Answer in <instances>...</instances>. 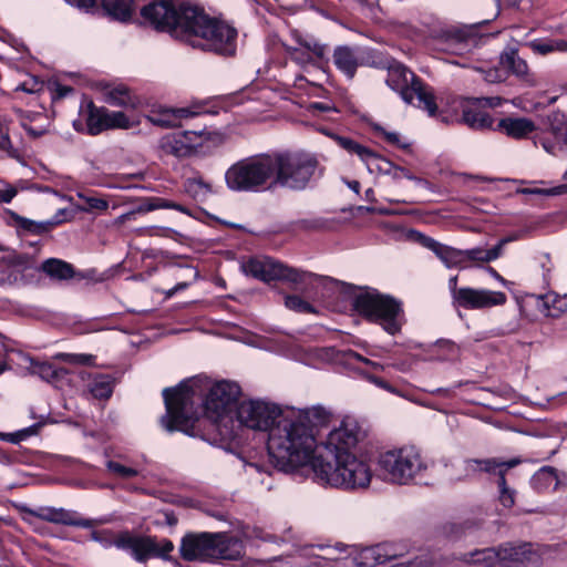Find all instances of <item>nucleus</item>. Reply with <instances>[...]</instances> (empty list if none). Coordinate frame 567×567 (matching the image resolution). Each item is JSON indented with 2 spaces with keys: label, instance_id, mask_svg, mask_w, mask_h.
<instances>
[{
  "label": "nucleus",
  "instance_id": "1",
  "mask_svg": "<svg viewBox=\"0 0 567 567\" xmlns=\"http://www.w3.org/2000/svg\"><path fill=\"white\" fill-rule=\"evenodd\" d=\"M240 388L230 381H218L208 386L200 380L181 382L163 390L166 413L161 423L168 432L181 431L206 440L203 431L206 420L215 426L224 420L236 419Z\"/></svg>",
  "mask_w": 567,
  "mask_h": 567
},
{
  "label": "nucleus",
  "instance_id": "2",
  "mask_svg": "<svg viewBox=\"0 0 567 567\" xmlns=\"http://www.w3.org/2000/svg\"><path fill=\"white\" fill-rule=\"evenodd\" d=\"M143 23L204 51L231 56L236 52L237 30L210 17L185 0H153L141 9Z\"/></svg>",
  "mask_w": 567,
  "mask_h": 567
},
{
  "label": "nucleus",
  "instance_id": "3",
  "mask_svg": "<svg viewBox=\"0 0 567 567\" xmlns=\"http://www.w3.org/2000/svg\"><path fill=\"white\" fill-rule=\"evenodd\" d=\"M360 435L361 429L353 420L343 421L328 434L308 463L319 483L344 491L365 489L370 485V465L352 452Z\"/></svg>",
  "mask_w": 567,
  "mask_h": 567
},
{
  "label": "nucleus",
  "instance_id": "4",
  "mask_svg": "<svg viewBox=\"0 0 567 567\" xmlns=\"http://www.w3.org/2000/svg\"><path fill=\"white\" fill-rule=\"evenodd\" d=\"M331 416L324 408L312 406L280 420L267 442L274 466L288 473L308 465L321 447L317 444L318 431L329 425Z\"/></svg>",
  "mask_w": 567,
  "mask_h": 567
},
{
  "label": "nucleus",
  "instance_id": "5",
  "mask_svg": "<svg viewBox=\"0 0 567 567\" xmlns=\"http://www.w3.org/2000/svg\"><path fill=\"white\" fill-rule=\"evenodd\" d=\"M269 156L274 188L303 190L310 185L319 168L317 156L303 151H276L269 153Z\"/></svg>",
  "mask_w": 567,
  "mask_h": 567
},
{
  "label": "nucleus",
  "instance_id": "6",
  "mask_svg": "<svg viewBox=\"0 0 567 567\" xmlns=\"http://www.w3.org/2000/svg\"><path fill=\"white\" fill-rule=\"evenodd\" d=\"M243 544L239 539L223 533L186 534L179 547L184 560H236L241 557Z\"/></svg>",
  "mask_w": 567,
  "mask_h": 567
},
{
  "label": "nucleus",
  "instance_id": "7",
  "mask_svg": "<svg viewBox=\"0 0 567 567\" xmlns=\"http://www.w3.org/2000/svg\"><path fill=\"white\" fill-rule=\"evenodd\" d=\"M269 153L243 158L225 173L227 187L233 192L257 193L274 188Z\"/></svg>",
  "mask_w": 567,
  "mask_h": 567
},
{
  "label": "nucleus",
  "instance_id": "8",
  "mask_svg": "<svg viewBox=\"0 0 567 567\" xmlns=\"http://www.w3.org/2000/svg\"><path fill=\"white\" fill-rule=\"evenodd\" d=\"M352 308L365 320L382 324L390 334H395L401 329L398 322V316L402 311L401 303L390 296L377 290L360 292L353 297Z\"/></svg>",
  "mask_w": 567,
  "mask_h": 567
},
{
  "label": "nucleus",
  "instance_id": "9",
  "mask_svg": "<svg viewBox=\"0 0 567 567\" xmlns=\"http://www.w3.org/2000/svg\"><path fill=\"white\" fill-rule=\"evenodd\" d=\"M385 82L390 89L400 94L405 103L412 104L414 99H416V105L419 107L425 110L431 116L435 115L437 105L434 94L423 81L405 65L399 62L391 63L388 68Z\"/></svg>",
  "mask_w": 567,
  "mask_h": 567
},
{
  "label": "nucleus",
  "instance_id": "10",
  "mask_svg": "<svg viewBox=\"0 0 567 567\" xmlns=\"http://www.w3.org/2000/svg\"><path fill=\"white\" fill-rule=\"evenodd\" d=\"M539 559L537 551L527 543L519 545L507 543L470 554V561L478 567H536Z\"/></svg>",
  "mask_w": 567,
  "mask_h": 567
},
{
  "label": "nucleus",
  "instance_id": "11",
  "mask_svg": "<svg viewBox=\"0 0 567 567\" xmlns=\"http://www.w3.org/2000/svg\"><path fill=\"white\" fill-rule=\"evenodd\" d=\"M241 269L245 275L264 282L285 280L298 286L322 279L321 276L288 267L269 257L249 258L241 264Z\"/></svg>",
  "mask_w": 567,
  "mask_h": 567
},
{
  "label": "nucleus",
  "instance_id": "12",
  "mask_svg": "<svg viewBox=\"0 0 567 567\" xmlns=\"http://www.w3.org/2000/svg\"><path fill=\"white\" fill-rule=\"evenodd\" d=\"M385 477L398 484H406L425 468L420 452L414 446L388 451L380 457Z\"/></svg>",
  "mask_w": 567,
  "mask_h": 567
},
{
  "label": "nucleus",
  "instance_id": "13",
  "mask_svg": "<svg viewBox=\"0 0 567 567\" xmlns=\"http://www.w3.org/2000/svg\"><path fill=\"white\" fill-rule=\"evenodd\" d=\"M334 141L341 148L350 154H355L367 165H374L379 172L391 176L394 181L405 177L410 181H414L416 184L425 188H431V183L429 181L414 176L409 169L393 164L350 137L337 135Z\"/></svg>",
  "mask_w": 567,
  "mask_h": 567
},
{
  "label": "nucleus",
  "instance_id": "14",
  "mask_svg": "<svg viewBox=\"0 0 567 567\" xmlns=\"http://www.w3.org/2000/svg\"><path fill=\"white\" fill-rule=\"evenodd\" d=\"M282 416L281 410L274 403L260 400H249L239 403L236 410V420L248 429L271 432Z\"/></svg>",
  "mask_w": 567,
  "mask_h": 567
},
{
  "label": "nucleus",
  "instance_id": "15",
  "mask_svg": "<svg viewBox=\"0 0 567 567\" xmlns=\"http://www.w3.org/2000/svg\"><path fill=\"white\" fill-rule=\"evenodd\" d=\"M522 460L519 457H513L508 461H501L496 457L491 458H468L464 462V471L466 476L472 477L481 473H487L489 475L497 476L498 489L507 487L506 473L519 465Z\"/></svg>",
  "mask_w": 567,
  "mask_h": 567
},
{
  "label": "nucleus",
  "instance_id": "16",
  "mask_svg": "<svg viewBox=\"0 0 567 567\" xmlns=\"http://www.w3.org/2000/svg\"><path fill=\"white\" fill-rule=\"evenodd\" d=\"M493 99H465L461 103V123L472 130L484 131L493 128L494 120L485 110L486 106H495Z\"/></svg>",
  "mask_w": 567,
  "mask_h": 567
},
{
  "label": "nucleus",
  "instance_id": "17",
  "mask_svg": "<svg viewBox=\"0 0 567 567\" xmlns=\"http://www.w3.org/2000/svg\"><path fill=\"white\" fill-rule=\"evenodd\" d=\"M506 300V295L502 291L463 287L456 292L454 306L464 309H485L502 306Z\"/></svg>",
  "mask_w": 567,
  "mask_h": 567
},
{
  "label": "nucleus",
  "instance_id": "18",
  "mask_svg": "<svg viewBox=\"0 0 567 567\" xmlns=\"http://www.w3.org/2000/svg\"><path fill=\"white\" fill-rule=\"evenodd\" d=\"M113 544L118 549L131 551L137 561H145L157 551V544L154 538L132 535L130 532L120 533L113 539Z\"/></svg>",
  "mask_w": 567,
  "mask_h": 567
},
{
  "label": "nucleus",
  "instance_id": "19",
  "mask_svg": "<svg viewBox=\"0 0 567 567\" xmlns=\"http://www.w3.org/2000/svg\"><path fill=\"white\" fill-rule=\"evenodd\" d=\"M40 270L56 281L92 279L95 272L94 270H89L86 272L76 271L72 264L59 258L45 259L41 264Z\"/></svg>",
  "mask_w": 567,
  "mask_h": 567
},
{
  "label": "nucleus",
  "instance_id": "20",
  "mask_svg": "<svg viewBox=\"0 0 567 567\" xmlns=\"http://www.w3.org/2000/svg\"><path fill=\"white\" fill-rule=\"evenodd\" d=\"M196 136L197 133L190 131L166 134L159 141V148L166 155L187 157L195 150L196 145L193 137Z\"/></svg>",
  "mask_w": 567,
  "mask_h": 567
},
{
  "label": "nucleus",
  "instance_id": "21",
  "mask_svg": "<svg viewBox=\"0 0 567 567\" xmlns=\"http://www.w3.org/2000/svg\"><path fill=\"white\" fill-rule=\"evenodd\" d=\"M336 68L348 79H353L359 66L363 64L359 48L338 45L332 54Z\"/></svg>",
  "mask_w": 567,
  "mask_h": 567
},
{
  "label": "nucleus",
  "instance_id": "22",
  "mask_svg": "<svg viewBox=\"0 0 567 567\" xmlns=\"http://www.w3.org/2000/svg\"><path fill=\"white\" fill-rule=\"evenodd\" d=\"M494 130L503 132L509 137L520 140L533 133L536 130V125L526 117H504Z\"/></svg>",
  "mask_w": 567,
  "mask_h": 567
},
{
  "label": "nucleus",
  "instance_id": "23",
  "mask_svg": "<svg viewBox=\"0 0 567 567\" xmlns=\"http://www.w3.org/2000/svg\"><path fill=\"white\" fill-rule=\"evenodd\" d=\"M557 470L551 466H544L538 470L530 480V485L537 493L555 492L560 487Z\"/></svg>",
  "mask_w": 567,
  "mask_h": 567
},
{
  "label": "nucleus",
  "instance_id": "24",
  "mask_svg": "<svg viewBox=\"0 0 567 567\" xmlns=\"http://www.w3.org/2000/svg\"><path fill=\"white\" fill-rule=\"evenodd\" d=\"M410 550L405 542L380 544L369 551L375 560V564L382 565L392 559H396L406 555Z\"/></svg>",
  "mask_w": 567,
  "mask_h": 567
},
{
  "label": "nucleus",
  "instance_id": "25",
  "mask_svg": "<svg viewBox=\"0 0 567 567\" xmlns=\"http://www.w3.org/2000/svg\"><path fill=\"white\" fill-rule=\"evenodd\" d=\"M105 16L120 22H127L134 12V0H101Z\"/></svg>",
  "mask_w": 567,
  "mask_h": 567
},
{
  "label": "nucleus",
  "instance_id": "26",
  "mask_svg": "<svg viewBox=\"0 0 567 567\" xmlns=\"http://www.w3.org/2000/svg\"><path fill=\"white\" fill-rule=\"evenodd\" d=\"M156 209H174L188 216L192 215L190 210L186 206L163 197H146L132 210L134 212V215H136Z\"/></svg>",
  "mask_w": 567,
  "mask_h": 567
},
{
  "label": "nucleus",
  "instance_id": "27",
  "mask_svg": "<svg viewBox=\"0 0 567 567\" xmlns=\"http://www.w3.org/2000/svg\"><path fill=\"white\" fill-rule=\"evenodd\" d=\"M499 64L515 76L525 81L529 80V68L526 61L518 55L517 50L504 51L499 56Z\"/></svg>",
  "mask_w": 567,
  "mask_h": 567
},
{
  "label": "nucleus",
  "instance_id": "28",
  "mask_svg": "<svg viewBox=\"0 0 567 567\" xmlns=\"http://www.w3.org/2000/svg\"><path fill=\"white\" fill-rule=\"evenodd\" d=\"M537 309L546 317L558 318L567 311V302L558 295L548 292L538 297Z\"/></svg>",
  "mask_w": 567,
  "mask_h": 567
},
{
  "label": "nucleus",
  "instance_id": "29",
  "mask_svg": "<svg viewBox=\"0 0 567 567\" xmlns=\"http://www.w3.org/2000/svg\"><path fill=\"white\" fill-rule=\"evenodd\" d=\"M183 188L197 203L206 202L213 193L212 185L205 182L200 175L186 178L183 183Z\"/></svg>",
  "mask_w": 567,
  "mask_h": 567
},
{
  "label": "nucleus",
  "instance_id": "30",
  "mask_svg": "<svg viewBox=\"0 0 567 567\" xmlns=\"http://www.w3.org/2000/svg\"><path fill=\"white\" fill-rule=\"evenodd\" d=\"M100 522L96 519L84 518L75 511H69L65 508H56L53 524H60L65 526H74L82 528H92Z\"/></svg>",
  "mask_w": 567,
  "mask_h": 567
},
{
  "label": "nucleus",
  "instance_id": "31",
  "mask_svg": "<svg viewBox=\"0 0 567 567\" xmlns=\"http://www.w3.org/2000/svg\"><path fill=\"white\" fill-rule=\"evenodd\" d=\"M107 109L97 107L93 102L87 104L86 128L90 135H97L106 131Z\"/></svg>",
  "mask_w": 567,
  "mask_h": 567
},
{
  "label": "nucleus",
  "instance_id": "32",
  "mask_svg": "<svg viewBox=\"0 0 567 567\" xmlns=\"http://www.w3.org/2000/svg\"><path fill=\"white\" fill-rule=\"evenodd\" d=\"M114 381L107 374H95L87 383V391L100 400L109 399L113 393Z\"/></svg>",
  "mask_w": 567,
  "mask_h": 567
},
{
  "label": "nucleus",
  "instance_id": "33",
  "mask_svg": "<svg viewBox=\"0 0 567 567\" xmlns=\"http://www.w3.org/2000/svg\"><path fill=\"white\" fill-rule=\"evenodd\" d=\"M533 52L547 55L553 52H566L567 51V41L564 39H536L526 44Z\"/></svg>",
  "mask_w": 567,
  "mask_h": 567
},
{
  "label": "nucleus",
  "instance_id": "34",
  "mask_svg": "<svg viewBox=\"0 0 567 567\" xmlns=\"http://www.w3.org/2000/svg\"><path fill=\"white\" fill-rule=\"evenodd\" d=\"M105 101L113 106L135 107L136 100L133 97L127 87L120 85L107 91Z\"/></svg>",
  "mask_w": 567,
  "mask_h": 567
},
{
  "label": "nucleus",
  "instance_id": "35",
  "mask_svg": "<svg viewBox=\"0 0 567 567\" xmlns=\"http://www.w3.org/2000/svg\"><path fill=\"white\" fill-rule=\"evenodd\" d=\"M440 260L447 267V268H466L468 265H464V255L463 250L456 249L451 246H446L443 244L440 251H437L436 255Z\"/></svg>",
  "mask_w": 567,
  "mask_h": 567
},
{
  "label": "nucleus",
  "instance_id": "36",
  "mask_svg": "<svg viewBox=\"0 0 567 567\" xmlns=\"http://www.w3.org/2000/svg\"><path fill=\"white\" fill-rule=\"evenodd\" d=\"M489 21H491V19H486V20H483L482 22H478L475 24L465 25L463 28L455 29V30L451 31V33H450L451 40L455 41L456 43H461V44L463 43L465 45H472V44L474 45L477 43V38H476L477 28L481 24L487 23Z\"/></svg>",
  "mask_w": 567,
  "mask_h": 567
},
{
  "label": "nucleus",
  "instance_id": "37",
  "mask_svg": "<svg viewBox=\"0 0 567 567\" xmlns=\"http://www.w3.org/2000/svg\"><path fill=\"white\" fill-rule=\"evenodd\" d=\"M17 221L20 228L32 235L49 233L60 223L59 220L34 221L24 217H18Z\"/></svg>",
  "mask_w": 567,
  "mask_h": 567
},
{
  "label": "nucleus",
  "instance_id": "38",
  "mask_svg": "<svg viewBox=\"0 0 567 567\" xmlns=\"http://www.w3.org/2000/svg\"><path fill=\"white\" fill-rule=\"evenodd\" d=\"M197 113L192 111L188 107H179L174 110H168L163 113V118H153V122L156 124H161L164 126H176L178 125L177 121L181 118H187L195 116Z\"/></svg>",
  "mask_w": 567,
  "mask_h": 567
},
{
  "label": "nucleus",
  "instance_id": "39",
  "mask_svg": "<svg viewBox=\"0 0 567 567\" xmlns=\"http://www.w3.org/2000/svg\"><path fill=\"white\" fill-rule=\"evenodd\" d=\"M32 373L39 375L41 379L45 381H53L59 379L61 373L64 372L63 369H58L53 364L49 362H38L32 364Z\"/></svg>",
  "mask_w": 567,
  "mask_h": 567
},
{
  "label": "nucleus",
  "instance_id": "40",
  "mask_svg": "<svg viewBox=\"0 0 567 567\" xmlns=\"http://www.w3.org/2000/svg\"><path fill=\"white\" fill-rule=\"evenodd\" d=\"M285 306L292 311L299 312V313H317L316 308L302 299L299 296L292 295V296H286L285 297Z\"/></svg>",
  "mask_w": 567,
  "mask_h": 567
},
{
  "label": "nucleus",
  "instance_id": "41",
  "mask_svg": "<svg viewBox=\"0 0 567 567\" xmlns=\"http://www.w3.org/2000/svg\"><path fill=\"white\" fill-rule=\"evenodd\" d=\"M132 122L128 120V117L123 112H113L107 110V116H106V130H114V128H130L132 127Z\"/></svg>",
  "mask_w": 567,
  "mask_h": 567
},
{
  "label": "nucleus",
  "instance_id": "42",
  "mask_svg": "<svg viewBox=\"0 0 567 567\" xmlns=\"http://www.w3.org/2000/svg\"><path fill=\"white\" fill-rule=\"evenodd\" d=\"M106 468L110 473H112L114 476L118 478L126 480L138 475L137 470L130 466H125L116 461H109L106 463Z\"/></svg>",
  "mask_w": 567,
  "mask_h": 567
},
{
  "label": "nucleus",
  "instance_id": "43",
  "mask_svg": "<svg viewBox=\"0 0 567 567\" xmlns=\"http://www.w3.org/2000/svg\"><path fill=\"white\" fill-rule=\"evenodd\" d=\"M298 42L302 48L307 49L311 55H315L320 62H328V58H327L328 45L327 44H322L319 42L311 43V42H308V41H305L301 39H298Z\"/></svg>",
  "mask_w": 567,
  "mask_h": 567
},
{
  "label": "nucleus",
  "instance_id": "44",
  "mask_svg": "<svg viewBox=\"0 0 567 567\" xmlns=\"http://www.w3.org/2000/svg\"><path fill=\"white\" fill-rule=\"evenodd\" d=\"M287 53L289 54L291 61L296 62L299 65H308L313 64V56L308 52L307 49L287 47Z\"/></svg>",
  "mask_w": 567,
  "mask_h": 567
},
{
  "label": "nucleus",
  "instance_id": "45",
  "mask_svg": "<svg viewBox=\"0 0 567 567\" xmlns=\"http://www.w3.org/2000/svg\"><path fill=\"white\" fill-rule=\"evenodd\" d=\"M55 358L68 363L80 365H91L94 363L95 360L94 355L84 353H58Z\"/></svg>",
  "mask_w": 567,
  "mask_h": 567
},
{
  "label": "nucleus",
  "instance_id": "46",
  "mask_svg": "<svg viewBox=\"0 0 567 567\" xmlns=\"http://www.w3.org/2000/svg\"><path fill=\"white\" fill-rule=\"evenodd\" d=\"M464 255V265H467L468 261L476 262H488L487 251L482 247H474L471 249L463 250Z\"/></svg>",
  "mask_w": 567,
  "mask_h": 567
},
{
  "label": "nucleus",
  "instance_id": "47",
  "mask_svg": "<svg viewBox=\"0 0 567 567\" xmlns=\"http://www.w3.org/2000/svg\"><path fill=\"white\" fill-rule=\"evenodd\" d=\"M43 83L41 81H39L35 76H29L25 81L16 86V91L33 94L41 91Z\"/></svg>",
  "mask_w": 567,
  "mask_h": 567
},
{
  "label": "nucleus",
  "instance_id": "48",
  "mask_svg": "<svg viewBox=\"0 0 567 567\" xmlns=\"http://www.w3.org/2000/svg\"><path fill=\"white\" fill-rule=\"evenodd\" d=\"M85 206L83 210L92 212V210H106L109 208V202L99 197L83 196Z\"/></svg>",
  "mask_w": 567,
  "mask_h": 567
},
{
  "label": "nucleus",
  "instance_id": "49",
  "mask_svg": "<svg viewBox=\"0 0 567 567\" xmlns=\"http://www.w3.org/2000/svg\"><path fill=\"white\" fill-rule=\"evenodd\" d=\"M0 150L4 151L11 158H20L19 151L12 146L9 135L2 131V127H0Z\"/></svg>",
  "mask_w": 567,
  "mask_h": 567
},
{
  "label": "nucleus",
  "instance_id": "50",
  "mask_svg": "<svg viewBox=\"0 0 567 567\" xmlns=\"http://www.w3.org/2000/svg\"><path fill=\"white\" fill-rule=\"evenodd\" d=\"M55 507H39L37 509H29L28 513L41 520L52 523L54 522Z\"/></svg>",
  "mask_w": 567,
  "mask_h": 567
},
{
  "label": "nucleus",
  "instance_id": "51",
  "mask_svg": "<svg viewBox=\"0 0 567 567\" xmlns=\"http://www.w3.org/2000/svg\"><path fill=\"white\" fill-rule=\"evenodd\" d=\"M515 496L516 491L511 488L509 486L498 489V499L501 504L506 508H511L514 506Z\"/></svg>",
  "mask_w": 567,
  "mask_h": 567
},
{
  "label": "nucleus",
  "instance_id": "52",
  "mask_svg": "<svg viewBox=\"0 0 567 567\" xmlns=\"http://www.w3.org/2000/svg\"><path fill=\"white\" fill-rule=\"evenodd\" d=\"M513 238L511 237H505V238H502L497 245H495L493 248L491 249H486L487 251V258H488V262L489 261H493L497 258H499L503 254V248L506 244H508L509 241H512Z\"/></svg>",
  "mask_w": 567,
  "mask_h": 567
},
{
  "label": "nucleus",
  "instance_id": "53",
  "mask_svg": "<svg viewBox=\"0 0 567 567\" xmlns=\"http://www.w3.org/2000/svg\"><path fill=\"white\" fill-rule=\"evenodd\" d=\"M381 131H382V134L388 143L395 145L402 150H408L410 147L409 143L401 141L400 134H398L395 132H388L385 130H381Z\"/></svg>",
  "mask_w": 567,
  "mask_h": 567
},
{
  "label": "nucleus",
  "instance_id": "54",
  "mask_svg": "<svg viewBox=\"0 0 567 567\" xmlns=\"http://www.w3.org/2000/svg\"><path fill=\"white\" fill-rule=\"evenodd\" d=\"M439 348L446 350L447 359H456L460 355V347L450 340H443L439 343Z\"/></svg>",
  "mask_w": 567,
  "mask_h": 567
},
{
  "label": "nucleus",
  "instance_id": "55",
  "mask_svg": "<svg viewBox=\"0 0 567 567\" xmlns=\"http://www.w3.org/2000/svg\"><path fill=\"white\" fill-rule=\"evenodd\" d=\"M19 116L21 118V126L23 127V130L28 133V135H30L31 137L33 138H38V137H41L43 136L45 133H47V130L44 128H41V130H35L34 127L28 125L23 120H24V112L23 111H19Z\"/></svg>",
  "mask_w": 567,
  "mask_h": 567
},
{
  "label": "nucleus",
  "instance_id": "56",
  "mask_svg": "<svg viewBox=\"0 0 567 567\" xmlns=\"http://www.w3.org/2000/svg\"><path fill=\"white\" fill-rule=\"evenodd\" d=\"M420 243L427 249L432 250L435 255H437V251H440L443 246V244L425 235H420Z\"/></svg>",
  "mask_w": 567,
  "mask_h": 567
},
{
  "label": "nucleus",
  "instance_id": "57",
  "mask_svg": "<svg viewBox=\"0 0 567 567\" xmlns=\"http://www.w3.org/2000/svg\"><path fill=\"white\" fill-rule=\"evenodd\" d=\"M551 132L558 142L567 144V123L551 125Z\"/></svg>",
  "mask_w": 567,
  "mask_h": 567
},
{
  "label": "nucleus",
  "instance_id": "58",
  "mask_svg": "<svg viewBox=\"0 0 567 567\" xmlns=\"http://www.w3.org/2000/svg\"><path fill=\"white\" fill-rule=\"evenodd\" d=\"M567 192V185H560L550 189H524L523 193L528 194H547V195H560Z\"/></svg>",
  "mask_w": 567,
  "mask_h": 567
},
{
  "label": "nucleus",
  "instance_id": "59",
  "mask_svg": "<svg viewBox=\"0 0 567 567\" xmlns=\"http://www.w3.org/2000/svg\"><path fill=\"white\" fill-rule=\"evenodd\" d=\"M109 533H110L109 530H102V532L93 530L91 533V538L94 542L101 543L104 547L114 546L113 540L105 537L106 534H109Z\"/></svg>",
  "mask_w": 567,
  "mask_h": 567
},
{
  "label": "nucleus",
  "instance_id": "60",
  "mask_svg": "<svg viewBox=\"0 0 567 567\" xmlns=\"http://www.w3.org/2000/svg\"><path fill=\"white\" fill-rule=\"evenodd\" d=\"M174 549V545L171 540L164 539L161 546L157 545V551L152 556L166 557Z\"/></svg>",
  "mask_w": 567,
  "mask_h": 567
},
{
  "label": "nucleus",
  "instance_id": "61",
  "mask_svg": "<svg viewBox=\"0 0 567 567\" xmlns=\"http://www.w3.org/2000/svg\"><path fill=\"white\" fill-rule=\"evenodd\" d=\"M17 195V189L13 187L0 188V203H10Z\"/></svg>",
  "mask_w": 567,
  "mask_h": 567
},
{
  "label": "nucleus",
  "instance_id": "62",
  "mask_svg": "<svg viewBox=\"0 0 567 567\" xmlns=\"http://www.w3.org/2000/svg\"><path fill=\"white\" fill-rule=\"evenodd\" d=\"M486 80L488 82L495 83V82H502L505 80V74L501 70H489L486 74Z\"/></svg>",
  "mask_w": 567,
  "mask_h": 567
},
{
  "label": "nucleus",
  "instance_id": "63",
  "mask_svg": "<svg viewBox=\"0 0 567 567\" xmlns=\"http://www.w3.org/2000/svg\"><path fill=\"white\" fill-rule=\"evenodd\" d=\"M369 380L374 383L375 385H378L379 388H382L389 392H394L392 385H390L385 380L381 379V378H378V377H374V375H371L369 377Z\"/></svg>",
  "mask_w": 567,
  "mask_h": 567
},
{
  "label": "nucleus",
  "instance_id": "64",
  "mask_svg": "<svg viewBox=\"0 0 567 567\" xmlns=\"http://www.w3.org/2000/svg\"><path fill=\"white\" fill-rule=\"evenodd\" d=\"M70 2L81 9H92L96 6V0H70Z\"/></svg>",
  "mask_w": 567,
  "mask_h": 567
}]
</instances>
